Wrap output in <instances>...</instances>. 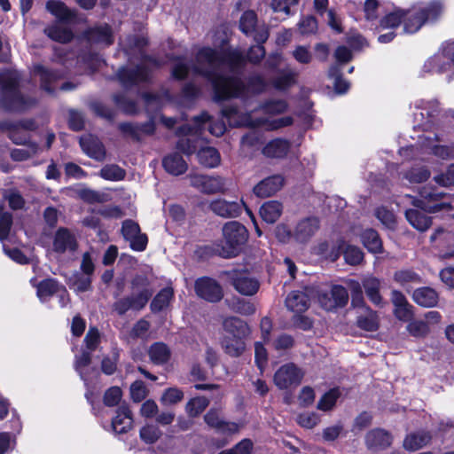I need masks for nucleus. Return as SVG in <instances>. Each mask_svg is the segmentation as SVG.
Here are the masks:
<instances>
[{
    "mask_svg": "<svg viewBox=\"0 0 454 454\" xmlns=\"http://www.w3.org/2000/svg\"><path fill=\"white\" fill-rule=\"evenodd\" d=\"M90 363V353L88 351H83L79 356L75 357V370L80 374L81 379L85 382L87 386V379L84 375L83 369L87 367Z\"/></svg>",
    "mask_w": 454,
    "mask_h": 454,
    "instance_id": "nucleus-61",
    "label": "nucleus"
},
{
    "mask_svg": "<svg viewBox=\"0 0 454 454\" xmlns=\"http://www.w3.org/2000/svg\"><path fill=\"white\" fill-rule=\"evenodd\" d=\"M46 9L61 22H68L74 17L73 12L62 2L58 0L48 1Z\"/></svg>",
    "mask_w": 454,
    "mask_h": 454,
    "instance_id": "nucleus-40",
    "label": "nucleus"
},
{
    "mask_svg": "<svg viewBox=\"0 0 454 454\" xmlns=\"http://www.w3.org/2000/svg\"><path fill=\"white\" fill-rule=\"evenodd\" d=\"M149 356L154 364H162L168 361L170 350L164 343L157 342L150 348Z\"/></svg>",
    "mask_w": 454,
    "mask_h": 454,
    "instance_id": "nucleus-44",
    "label": "nucleus"
},
{
    "mask_svg": "<svg viewBox=\"0 0 454 454\" xmlns=\"http://www.w3.org/2000/svg\"><path fill=\"white\" fill-rule=\"evenodd\" d=\"M361 240L369 252L377 254L382 251V242L376 231L365 230L361 235Z\"/></svg>",
    "mask_w": 454,
    "mask_h": 454,
    "instance_id": "nucleus-41",
    "label": "nucleus"
},
{
    "mask_svg": "<svg viewBox=\"0 0 454 454\" xmlns=\"http://www.w3.org/2000/svg\"><path fill=\"white\" fill-rule=\"evenodd\" d=\"M404 199L411 200V203L417 207L407 209L405 217L414 229L421 232L429 229L432 219L419 208L428 213L449 212L454 208V197H450L431 186H424L419 191V199L410 195H406Z\"/></svg>",
    "mask_w": 454,
    "mask_h": 454,
    "instance_id": "nucleus-3",
    "label": "nucleus"
},
{
    "mask_svg": "<svg viewBox=\"0 0 454 454\" xmlns=\"http://www.w3.org/2000/svg\"><path fill=\"white\" fill-rule=\"evenodd\" d=\"M405 15L404 10H395L392 12L387 14L380 20V27L382 28H395L398 27L401 23L403 24V17Z\"/></svg>",
    "mask_w": 454,
    "mask_h": 454,
    "instance_id": "nucleus-49",
    "label": "nucleus"
},
{
    "mask_svg": "<svg viewBox=\"0 0 454 454\" xmlns=\"http://www.w3.org/2000/svg\"><path fill=\"white\" fill-rule=\"evenodd\" d=\"M184 398V393L177 387H170L165 390L161 396V402L166 404H174Z\"/></svg>",
    "mask_w": 454,
    "mask_h": 454,
    "instance_id": "nucleus-59",
    "label": "nucleus"
},
{
    "mask_svg": "<svg viewBox=\"0 0 454 454\" xmlns=\"http://www.w3.org/2000/svg\"><path fill=\"white\" fill-rule=\"evenodd\" d=\"M297 423L305 428H313L319 422V417L315 412H303L297 416Z\"/></svg>",
    "mask_w": 454,
    "mask_h": 454,
    "instance_id": "nucleus-60",
    "label": "nucleus"
},
{
    "mask_svg": "<svg viewBox=\"0 0 454 454\" xmlns=\"http://www.w3.org/2000/svg\"><path fill=\"white\" fill-rule=\"evenodd\" d=\"M77 248L74 235L66 228L57 231L53 239V250L57 253L74 252Z\"/></svg>",
    "mask_w": 454,
    "mask_h": 454,
    "instance_id": "nucleus-21",
    "label": "nucleus"
},
{
    "mask_svg": "<svg viewBox=\"0 0 454 454\" xmlns=\"http://www.w3.org/2000/svg\"><path fill=\"white\" fill-rule=\"evenodd\" d=\"M208 403L209 401L204 396L192 398L186 404V412L191 417H196L207 408Z\"/></svg>",
    "mask_w": 454,
    "mask_h": 454,
    "instance_id": "nucleus-51",
    "label": "nucleus"
},
{
    "mask_svg": "<svg viewBox=\"0 0 454 454\" xmlns=\"http://www.w3.org/2000/svg\"><path fill=\"white\" fill-rule=\"evenodd\" d=\"M163 167L167 172L174 176L184 174L188 168L183 157L176 153H170L164 158Z\"/></svg>",
    "mask_w": 454,
    "mask_h": 454,
    "instance_id": "nucleus-35",
    "label": "nucleus"
},
{
    "mask_svg": "<svg viewBox=\"0 0 454 454\" xmlns=\"http://www.w3.org/2000/svg\"><path fill=\"white\" fill-rule=\"evenodd\" d=\"M310 304L307 292L293 291L286 298V308L295 314L305 312Z\"/></svg>",
    "mask_w": 454,
    "mask_h": 454,
    "instance_id": "nucleus-24",
    "label": "nucleus"
},
{
    "mask_svg": "<svg viewBox=\"0 0 454 454\" xmlns=\"http://www.w3.org/2000/svg\"><path fill=\"white\" fill-rule=\"evenodd\" d=\"M430 176V172L423 166H414L403 175L410 184H419L427 181Z\"/></svg>",
    "mask_w": 454,
    "mask_h": 454,
    "instance_id": "nucleus-46",
    "label": "nucleus"
},
{
    "mask_svg": "<svg viewBox=\"0 0 454 454\" xmlns=\"http://www.w3.org/2000/svg\"><path fill=\"white\" fill-rule=\"evenodd\" d=\"M340 395V393L338 388H333L329 390L319 400L317 406V409L324 411L332 410Z\"/></svg>",
    "mask_w": 454,
    "mask_h": 454,
    "instance_id": "nucleus-50",
    "label": "nucleus"
},
{
    "mask_svg": "<svg viewBox=\"0 0 454 454\" xmlns=\"http://www.w3.org/2000/svg\"><path fill=\"white\" fill-rule=\"evenodd\" d=\"M174 297V289L171 286L162 288L151 301L150 308L152 312H166L170 308Z\"/></svg>",
    "mask_w": 454,
    "mask_h": 454,
    "instance_id": "nucleus-25",
    "label": "nucleus"
},
{
    "mask_svg": "<svg viewBox=\"0 0 454 454\" xmlns=\"http://www.w3.org/2000/svg\"><path fill=\"white\" fill-rule=\"evenodd\" d=\"M133 419L128 406L121 405L112 419L110 428L115 434L127 433L132 427Z\"/></svg>",
    "mask_w": 454,
    "mask_h": 454,
    "instance_id": "nucleus-20",
    "label": "nucleus"
},
{
    "mask_svg": "<svg viewBox=\"0 0 454 454\" xmlns=\"http://www.w3.org/2000/svg\"><path fill=\"white\" fill-rule=\"evenodd\" d=\"M363 286L370 301L377 305H382V297L380 294V281L379 278L369 276L364 278Z\"/></svg>",
    "mask_w": 454,
    "mask_h": 454,
    "instance_id": "nucleus-37",
    "label": "nucleus"
},
{
    "mask_svg": "<svg viewBox=\"0 0 454 454\" xmlns=\"http://www.w3.org/2000/svg\"><path fill=\"white\" fill-rule=\"evenodd\" d=\"M282 212L283 205L278 200H269L260 207V215L268 223H275L280 217Z\"/></svg>",
    "mask_w": 454,
    "mask_h": 454,
    "instance_id": "nucleus-34",
    "label": "nucleus"
},
{
    "mask_svg": "<svg viewBox=\"0 0 454 454\" xmlns=\"http://www.w3.org/2000/svg\"><path fill=\"white\" fill-rule=\"evenodd\" d=\"M285 179L281 175H273L259 182L254 187V193L260 198L274 195L284 186Z\"/></svg>",
    "mask_w": 454,
    "mask_h": 454,
    "instance_id": "nucleus-18",
    "label": "nucleus"
},
{
    "mask_svg": "<svg viewBox=\"0 0 454 454\" xmlns=\"http://www.w3.org/2000/svg\"><path fill=\"white\" fill-rule=\"evenodd\" d=\"M38 149L39 146L36 143H28L27 148L13 149L11 153V157L17 161L26 160L36 154Z\"/></svg>",
    "mask_w": 454,
    "mask_h": 454,
    "instance_id": "nucleus-52",
    "label": "nucleus"
},
{
    "mask_svg": "<svg viewBox=\"0 0 454 454\" xmlns=\"http://www.w3.org/2000/svg\"><path fill=\"white\" fill-rule=\"evenodd\" d=\"M234 288L243 295H254L259 289V282L247 272L233 270L228 272Z\"/></svg>",
    "mask_w": 454,
    "mask_h": 454,
    "instance_id": "nucleus-16",
    "label": "nucleus"
},
{
    "mask_svg": "<svg viewBox=\"0 0 454 454\" xmlns=\"http://www.w3.org/2000/svg\"><path fill=\"white\" fill-rule=\"evenodd\" d=\"M431 440L428 432L419 431L408 434L403 441V447L410 451L418 450L426 446Z\"/></svg>",
    "mask_w": 454,
    "mask_h": 454,
    "instance_id": "nucleus-36",
    "label": "nucleus"
},
{
    "mask_svg": "<svg viewBox=\"0 0 454 454\" xmlns=\"http://www.w3.org/2000/svg\"><path fill=\"white\" fill-rule=\"evenodd\" d=\"M298 73L294 70H283L272 80V84L278 90H285L296 82Z\"/></svg>",
    "mask_w": 454,
    "mask_h": 454,
    "instance_id": "nucleus-43",
    "label": "nucleus"
},
{
    "mask_svg": "<svg viewBox=\"0 0 454 454\" xmlns=\"http://www.w3.org/2000/svg\"><path fill=\"white\" fill-rule=\"evenodd\" d=\"M59 284L51 278L44 279L36 286V294L42 302L47 301L58 292Z\"/></svg>",
    "mask_w": 454,
    "mask_h": 454,
    "instance_id": "nucleus-42",
    "label": "nucleus"
},
{
    "mask_svg": "<svg viewBox=\"0 0 454 454\" xmlns=\"http://www.w3.org/2000/svg\"><path fill=\"white\" fill-rule=\"evenodd\" d=\"M69 285L75 292L82 293L90 290L91 286V279L90 276L75 273L69 279Z\"/></svg>",
    "mask_w": 454,
    "mask_h": 454,
    "instance_id": "nucleus-53",
    "label": "nucleus"
},
{
    "mask_svg": "<svg viewBox=\"0 0 454 454\" xmlns=\"http://www.w3.org/2000/svg\"><path fill=\"white\" fill-rule=\"evenodd\" d=\"M403 33L413 34L420 29L427 21L436 20L442 12L440 3H432L423 7H414L404 11Z\"/></svg>",
    "mask_w": 454,
    "mask_h": 454,
    "instance_id": "nucleus-7",
    "label": "nucleus"
},
{
    "mask_svg": "<svg viewBox=\"0 0 454 454\" xmlns=\"http://www.w3.org/2000/svg\"><path fill=\"white\" fill-rule=\"evenodd\" d=\"M357 324L360 328L366 331H375L378 329V319L375 313L370 311L365 317H359Z\"/></svg>",
    "mask_w": 454,
    "mask_h": 454,
    "instance_id": "nucleus-62",
    "label": "nucleus"
},
{
    "mask_svg": "<svg viewBox=\"0 0 454 454\" xmlns=\"http://www.w3.org/2000/svg\"><path fill=\"white\" fill-rule=\"evenodd\" d=\"M300 0H272L270 6L274 12L278 13L285 20L293 14L292 8L299 4Z\"/></svg>",
    "mask_w": 454,
    "mask_h": 454,
    "instance_id": "nucleus-47",
    "label": "nucleus"
},
{
    "mask_svg": "<svg viewBox=\"0 0 454 454\" xmlns=\"http://www.w3.org/2000/svg\"><path fill=\"white\" fill-rule=\"evenodd\" d=\"M411 297L414 302L425 308H432L436 306L439 300V296L436 291L427 286L415 289Z\"/></svg>",
    "mask_w": 454,
    "mask_h": 454,
    "instance_id": "nucleus-29",
    "label": "nucleus"
},
{
    "mask_svg": "<svg viewBox=\"0 0 454 454\" xmlns=\"http://www.w3.org/2000/svg\"><path fill=\"white\" fill-rule=\"evenodd\" d=\"M124 239L129 242L130 247L136 251H142V237L140 236L139 225L131 221L126 220L121 228Z\"/></svg>",
    "mask_w": 454,
    "mask_h": 454,
    "instance_id": "nucleus-27",
    "label": "nucleus"
},
{
    "mask_svg": "<svg viewBox=\"0 0 454 454\" xmlns=\"http://www.w3.org/2000/svg\"><path fill=\"white\" fill-rule=\"evenodd\" d=\"M320 228L319 219L307 216L299 220L294 229V239L299 243H307Z\"/></svg>",
    "mask_w": 454,
    "mask_h": 454,
    "instance_id": "nucleus-15",
    "label": "nucleus"
},
{
    "mask_svg": "<svg viewBox=\"0 0 454 454\" xmlns=\"http://www.w3.org/2000/svg\"><path fill=\"white\" fill-rule=\"evenodd\" d=\"M223 336H248L250 333L248 325L236 317H226L223 321Z\"/></svg>",
    "mask_w": 454,
    "mask_h": 454,
    "instance_id": "nucleus-28",
    "label": "nucleus"
},
{
    "mask_svg": "<svg viewBox=\"0 0 454 454\" xmlns=\"http://www.w3.org/2000/svg\"><path fill=\"white\" fill-rule=\"evenodd\" d=\"M119 80L126 89L138 86L142 81V67L137 65L136 67H125L118 73Z\"/></svg>",
    "mask_w": 454,
    "mask_h": 454,
    "instance_id": "nucleus-31",
    "label": "nucleus"
},
{
    "mask_svg": "<svg viewBox=\"0 0 454 454\" xmlns=\"http://www.w3.org/2000/svg\"><path fill=\"white\" fill-rule=\"evenodd\" d=\"M414 128L431 130L439 123V105L436 100L418 99L414 102Z\"/></svg>",
    "mask_w": 454,
    "mask_h": 454,
    "instance_id": "nucleus-9",
    "label": "nucleus"
},
{
    "mask_svg": "<svg viewBox=\"0 0 454 454\" xmlns=\"http://www.w3.org/2000/svg\"><path fill=\"white\" fill-rule=\"evenodd\" d=\"M35 77H38L41 81V87L48 93H53L56 87L54 83L60 78V74L57 72L50 71L43 66H35L34 68Z\"/></svg>",
    "mask_w": 454,
    "mask_h": 454,
    "instance_id": "nucleus-32",
    "label": "nucleus"
},
{
    "mask_svg": "<svg viewBox=\"0 0 454 454\" xmlns=\"http://www.w3.org/2000/svg\"><path fill=\"white\" fill-rule=\"evenodd\" d=\"M20 74L16 70L0 72V106L6 111L24 112L35 105L36 100L20 90Z\"/></svg>",
    "mask_w": 454,
    "mask_h": 454,
    "instance_id": "nucleus-4",
    "label": "nucleus"
},
{
    "mask_svg": "<svg viewBox=\"0 0 454 454\" xmlns=\"http://www.w3.org/2000/svg\"><path fill=\"white\" fill-rule=\"evenodd\" d=\"M394 280L404 287L410 284H419L422 282L420 276L412 270H400L395 271Z\"/></svg>",
    "mask_w": 454,
    "mask_h": 454,
    "instance_id": "nucleus-45",
    "label": "nucleus"
},
{
    "mask_svg": "<svg viewBox=\"0 0 454 454\" xmlns=\"http://www.w3.org/2000/svg\"><path fill=\"white\" fill-rule=\"evenodd\" d=\"M257 22V17L254 12L247 11L243 13L240 18L239 27L243 33L250 35L254 32V27Z\"/></svg>",
    "mask_w": 454,
    "mask_h": 454,
    "instance_id": "nucleus-54",
    "label": "nucleus"
},
{
    "mask_svg": "<svg viewBox=\"0 0 454 454\" xmlns=\"http://www.w3.org/2000/svg\"><path fill=\"white\" fill-rule=\"evenodd\" d=\"M248 239L247 228L239 222L226 223L223 227V239L220 254L230 258L238 255Z\"/></svg>",
    "mask_w": 454,
    "mask_h": 454,
    "instance_id": "nucleus-6",
    "label": "nucleus"
},
{
    "mask_svg": "<svg viewBox=\"0 0 454 454\" xmlns=\"http://www.w3.org/2000/svg\"><path fill=\"white\" fill-rule=\"evenodd\" d=\"M253 442L249 439H244L235 445L234 448L223 450L219 454H251Z\"/></svg>",
    "mask_w": 454,
    "mask_h": 454,
    "instance_id": "nucleus-64",
    "label": "nucleus"
},
{
    "mask_svg": "<svg viewBox=\"0 0 454 454\" xmlns=\"http://www.w3.org/2000/svg\"><path fill=\"white\" fill-rule=\"evenodd\" d=\"M450 67V60L442 52V47L438 52L429 58L424 64V71L427 73H437L441 74L448 70Z\"/></svg>",
    "mask_w": 454,
    "mask_h": 454,
    "instance_id": "nucleus-33",
    "label": "nucleus"
},
{
    "mask_svg": "<svg viewBox=\"0 0 454 454\" xmlns=\"http://www.w3.org/2000/svg\"><path fill=\"white\" fill-rule=\"evenodd\" d=\"M348 300L347 290L339 285L333 286L329 291H319L317 301L325 310H333L344 307Z\"/></svg>",
    "mask_w": 454,
    "mask_h": 454,
    "instance_id": "nucleus-12",
    "label": "nucleus"
},
{
    "mask_svg": "<svg viewBox=\"0 0 454 454\" xmlns=\"http://www.w3.org/2000/svg\"><path fill=\"white\" fill-rule=\"evenodd\" d=\"M100 176L108 181H121L125 177V171L117 165L109 164L100 170Z\"/></svg>",
    "mask_w": 454,
    "mask_h": 454,
    "instance_id": "nucleus-48",
    "label": "nucleus"
},
{
    "mask_svg": "<svg viewBox=\"0 0 454 454\" xmlns=\"http://www.w3.org/2000/svg\"><path fill=\"white\" fill-rule=\"evenodd\" d=\"M391 442V434L381 428L372 429L369 431L365 435V444L371 450L386 449L390 446Z\"/></svg>",
    "mask_w": 454,
    "mask_h": 454,
    "instance_id": "nucleus-22",
    "label": "nucleus"
},
{
    "mask_svg": "<svg viewBox=\"0 0 454 454\" xmlns=\"http://www.w3.org/2000/svg\"><path fill=\"white\" fill-rule=\"evenodd\" d=\"M206 129L211 135L220 137L225 132L226 126L223 121H213L207 114L203 113L194 117L192 123L178 128L176 148L186 155L197 152L201 165L206 168H215L220 163V154L215 148L204 145Z\"/></svg>",
    "mask_w": 454,
    "mask_h": 454,
    "instance_id": "nucleus-2",
    "label": "nucleus"
},
{
    "mask_svg": "<svg viewBox=\"0 0 454 454\" xmlns=\"http://www.w3.org/2000/svg\"><path fill=\"white\" fill-rule=\"evenodd\" d=\"M194 289L200 298L209 302H217L223 297V290L221 285L208 277L198 278L195 281Z\"/></svg>",
    "mask_w": 454,
    "mask_h": 454,
    "instance_id": "nucleus-13",
    "label": "nucleus"
},
{
    "mask_svg": "<svg viewBox=\"0 0 454 454\" xmlns=\"http://www.w3.org/2000/svg\"><path fill=\"white\" fill-rule=\"evenodd\" d=\"M86 36L91 43L108 46L114 43L113 33L108 25L96 26L89 29Z\"/></svg>",
    "mask_w": 454,
    "mask_h": 454,
    "instance_id": "nucleus-26",
    "label": "nucleus"
},
{
    "mask_svg": "<svg viewBox=\"0 0 454 454\" xmlns=\"http://www.w3.org/2000/svg\"><path fill=\"white\" fill-rule=\"evenodd\" d=\"M328 74L331 78L334 79V89L339 94L348 91L349 83L340 75V69L337 66L331 67Z\"/></svg>",
    "mask_w": 454,
    "mask_h": 454,
    "instance_id": "nucleus-56",
    "label": "nucleus"
},
{
    "mask_svg": "<svg viewBox=\"0 0 454 454\" xmlns=\"http://www.w3.org/2000/svg\"><path fill=\"white\" fill-rule=\"evenodd\" d=\"M287 108L285 100H270L260 107V111L266 115H274L284 113Z\"/></svg>",
    "mask_w": 454,
    "mask_h": 454,
    "instance_id": "nucleus-55",
    "label": "nucleus"
},
{
    "mask_svg": "<svg viewBox=\"0 0 454 454\" xmlns=\"http://www.w3.org/2000/svg\"><path fill=\"white\" fill-rule=\"evenodd\" d=\"M419 139L425 140L420 143V147L425 151H428L429 153L443 160L452 157L453 150L450 147L446 145H434V141L431 137H420Z\"/></svg>",
    "mask_w": 454,
    "mask_h": 454,
    "instance_id": "nucleus-39",
    "label": "nucleus"
},
{
    "mask_svg": "<svg viewBox=\"0 0 454 454\" xmlns=\"http://www.w3.org/2000/svg\"><path fill=\"white\" fill-rule=\"evenodd\" d=\"M44 32L50 38L59 43H67L73 38L72 31L60 21L46 27Z\"/></svg>",
    "mask_w": 454,
    "mask_h": 454,
    "instance_id": "nucleus-38",
    "label": "nucleus"
},
{
    "mask_svg": "<svg viewBox=\"0 0 454 454\" xmlns=\"http://www.w3.org/2000/svg\"><path fill=\"white\" fill-rule=\"evenodd\" d=\"M247 337V336H223L221 340L222 348L229 356L238 357L246 350L245 340Z\"/></svg>",
    "mask_w": 454,
    "mask_h": 454,
    "instance_id": "nucleus-30",
    "label": "nucleus"
},
{
    "mask_svg": "<svg viewBox=\"0 0 454 454\" xmlns=\"http://www.w3.org/2000/svg\"><path fill=\"white\" fill-rule=\"evenodd\" d=\"M10 139L17 145H26L29 140V132L36 129V123L32 119L6 122Z\"/></svg>",
    "mask_w": 454,
    "mask_h": 454,
    "instance_id": "nucleus-14",
    "label": "nucleus"
},
{
    "mask_svg": "<svg viewBox=\"0 0 454 454\" xmlns=\"http://www.w3.org/2000/svg\"><path fill=\"white\" fill-rule=\"evenodd\" d=\"M304 376L303 371L293 363L280 366L274 374V383L279 389L298 386Z\"/></svg>",
    "mask_w": 454,
    "mask_h": 454,
    "instance_id": "nucleus-10",
    "label": "nucleus"
},
{
    "mask_svg": "<svg viewBox=\"0 0 454 454\" xmlns=\"http://www.w3.org/2000/svg\"><path fill=\"white\" fill-rule=\"evenodd\" d=\"M376 217L387 228H393L395 223V215L384 207H379L375 212Z\"/></svg>",
    "mask_w": 454,
    "mask_h": 454,
    "instance_id": "nucleus-63",
    "label": "nucleus"
},
{
    "mask_svg": "<svg viewBox=\"0 0 454 454\" xmlns=\"http://www.w3.org/2000/svg\"><path fill=\"white\" fill-rule=\"evenodd\" d=\"M187 177L193 188L206 194L223 192L225 190V179L218 176L190 174Z\"/></svg>",
    "mask_w": 454,
    "mask_h": 454,
    "instance_id": "nucleus-11",
    "label": "nucleus"
},
{
    "mask_svg": "<svg viewBox=\"0 0 454 454\" xmlns=\"http://www.w3.org/2000/svg\"><path fill=\"white\" fill-rule=\"evenodd\" d=\"M243 64L244 57L238 50L218 51L203 47L196 55L193 70L211 82L217 100L244 98L248 93L266 90L268 82L259 74L251 75L247 84L244 83L239 77Z\"/></svg>",
    "mask_w": 454,
    "mask_h": 454,
    "instance_id": "nucleus-1",
    "label": "nucleus"
},
{
    "mask_svg": "<svg viewBox=\"0 0 454 454\" xmlns=\"http://www.w3.org/2000/svg\"><path fill=\"white\" fill-rule=\"evenodd\" d=\"M290 148L291 144L288 140L276 138L267 143L262 153L267 158L282 159L288 154Z\"/></svg>",
    "mask_w": 454,
    "mask_h": 454,
    "instance_id": "nucleus-23",
    "label": "nucleus"
},
{
    "mask_svg": "<svg viewBox=\"0 0 454 454\" xmlns=\"http://www.w3.org/2000/svg\"><path fill=\"white\" fill-rule=\"evenodd\" d=\"M223 116L227 119L229 124L233 127H262L267 130H275L293 123L290 116L272 119L270 116L257 117L256 112L241 113L236 106H226L222 111Z\"/></svg>",
    "mask_w": 454,
    "mask_h": 454,
    "instance_id": "nucleus-5",
    "label": "nucleus"
},
{
    "mask_svg": "<svg viewBox=\"0 0 454 454\" xmlns=\"http://www.w3.org/2000/svg\"><path fill=\"white\" fill-rule=\"evenodd\" d=\"M243 207H246L243 201H227L223 199H217L210 203V209L215 215L224 218L239 216Z\"/></svg>",
    "mask_w": 454,
    "mask_h": 454,
    "instance_id": "nucleus-17",
    "label": "nucleus"
},
{
    "mask_svg": "<svg viewBox=\"0 0 454 454\" xmlns=\"http://www.w3.org/2000/svg\"><path fill=\"white\" fill-rule=\"evenodd\" d=\"M406 328L410 334L415 337H424L430 331L427 323L421 320L410 322Z\"/></svg>",
    "mask_w": 454,
    "mask_h": 454,
    "instance_id": "nucleus-58",
    "label": "nucleus"
},
{
    "mask_svg": "<svg viewBox=\"0 0 454 454\" xmlns=\"http://www.w3.org/2000/svg\"><path fill=\"white\" fill-rule=\"evenodd\" d=\"M317 253L332 261H336L343 254L346 262L350 265L359 264L364 258V253L359 247L347 245L340 239L332 244L328 242L319 244Z\"/></svg>",
    "mask_w": 454,
    "mask_h": 454,
    "instance_id": "nucleus-8",
    "label": "nucleus"
},
{
    "mask_svg": "<svg viewBox=\"0 0 454 454\" xmlns=\"http://www.w3.org/2000/svg\"><path fill=\"white\" fill-rule=\"evenodd\" d=\"M80 145L84 153L97 160H103L106 157V150L99 139L90 134L80 137Z\"/></svg>",
    "mask_w": 454,
    "mask_h": 454,
    "instance_id": "nucleus-19",
    "label": "nucleus"
},
{
    "mask_svg": "<svg viewBox=\"0 0 454 454\" xmlns=\"http://www.w3.org/2000/svg\"><path fill=\"white\" fill-rule=\"evenodd\" d=\"M293 58L301 65H309L313 59V54L309 49L303 45L296 46L292 51Z\"/></svg>",
    "mask_w": 454,
    "mask_h": 454,
    "instance_id": "nucleus-57",
    "label": "nucleus"
}]
</instances>
